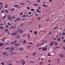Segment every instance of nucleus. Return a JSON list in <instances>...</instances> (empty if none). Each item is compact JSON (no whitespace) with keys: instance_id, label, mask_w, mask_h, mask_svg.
<instances>
[{"instance_id":"1","label":"nucleus","mask_w":65,"mask_h":65,"mask_svg":"<svg viewBox=\"0 0 65 65\" xmlns=\"http://www.w3.org/2000/svg\"><path fill=\"white\" fill-rule=\"evenodd\" d=\"M19 32L20 33H23V30H22V29H21V28H20L17 30V33H19Z\"/></svg>"},{"instance_id":"2","label":"nucleus","mask_w":65,"mask_h":65,"mask_svg":"<svg viewBox=\"0 0 65 65\" xmlns=\"http://www.w3.org/2000/svg\"><path fill=\"white\" fill-rule=\"evenodd\" d=\"M7 18H8V19L9 20H11V19H12V16H11L8 15L7 17Z\"/></svg>"},{"instance_id":"3","label":"nucleus","mask_w":65,"mask_h":65,"mask_svg":"<svg viewBox=\"0 0 65 65\" xmlns=\"http://www.w3.org/2000/svg\"><path fill=\"white\" fill-rule=\"evenodd\" d=\"M13 42H12L10 43L11 44H13L14 43H17V41H14Z\"/></svg>"},{"instance_id":"4","label":"nucleus","mask_w":65,"mask_h":65,"mask_svg":"<svg viewBox=\"0 0 65 65\" xmlns=\"http://www.w3.org/2000/svg\"><path fill=\"white\" fill-rule=\"evenodd\" d=\"M47 47L45 48V47H44L43 48L42 50L44 51H46L47 50Z\"/></svg>"},{"instance_id":"5","label":"nucleus","mask_w":65,"mask_h":65,"mask_svg":"<svg viewBox=\"0 0 65 65\" xmlns=\"http://www.w3.org/2000/svg\"><path fill=\"white\" fill-rule=\"evenodd\" d=\"M59 56L60 58H63L64 57V55L62 54H61L59 55Z\"/></svg>"},{"instance_id":"6","label":"nucleus","mask_w":65,"mask_h":65,"mask_svg":"<svg viewBox=\"0 0 65 65\" xmlns=\"http://www.w3.org/2000/svg\"><path fill=\"white\" fill-rule=\"evenodd\" d=\"M18 33L17 32H14L13 33V35L14 36H16V35L18 34Z\"/></svg>"},{"instance_id":"7","label":"nucleus","mask_w":65,"mask_h":65,"mask_svg":"<svg viewBox=\"0 0 65 65\" xmlns=\"http://www.w3.org/2000/svg\"><path fill=\"white\" fill-rule=\"evenodd\" d=\"M10 51H11V52L12 51H13V47L11 46L10 48Z\"/></svg>"},{"instance_id":"8","label":"nucleus","mask_w":65,"mask_h":65,"mask_svg":"<svg viewBox=\"0 0 65 65\" xmlns=\"http://www.w3.org/2000/svg\"><path fill=\"white\" fill-rule=\"evenodd\" d=\"M19 44H20V43H17V44H14V46H18V45H19Z\"/></svg>"},{"instance_id":"9","label":"nucleus","mask_w":65,"mask_h":65,"mask_svg":"<svg viewBox=\"0 0 65 65\" xmlns=\"http://www.w3.org/2000/svg\"><path fill=\"white\" fill-rule=\"evenodd\" d=\"M36 11L38 12V13H40V11L38 9H37L36 10Z\"/></svg>"},{"instance_id":"10","label":"nucleus","mask_w":65,"mask_h":65,"mask_svg":"<svg viewBox=\"0 0 65 65\" xmlns=\"http://www.w3.org/2000/svg\"><path fill=\"white\" fill-rule=\"evenodd\" d=\"M20 4H21V5H24L25 4V3H23L22 2H21Z\"/></svg>"},{"instance_id":"11","label":"nucleus","mask_w":65,"mask_h":65,"mask_svg":"<svg viewBox=\"0 0 65 65\" xmlns=\"http://www.w3.org/2000/svg\"><path fill=\"white\" fill-rule=\"evenodd\" d=\"M53 44H54V42H52L49 44V45L51 46V45H53Z\"/></svg>"},{"instance_id":"12","label":"nucleus","mask_w":65,"mask_h":65,"mask_svg":"<svg viewBox=\"0 0 65 65\" xmlns=\"http://www.w3.org/2000/svg\"><path fill=\"white\" fill-rule=\"evenodd\" d=\"M37 34V31H35L34 32V35H36Z\"/></svg>"},{"instance_id":"13","label":"nucleus","mask_w":65,"mask_h":65,"mask_svg":"<svg viewBox=\"0 0 65 65\" xmlns=\"http://www.w3.org/2000/svg\"><path fill=\"white\" fill-rule=\"evenodd\" d=\"M7 7H8V5L7 4H6L5 6V8H7Z\"/></svg>"},{"instance_id":"14","label":"nucleus","mask_w":65,"mask_h":65,"mask_svg":"<svg viewBox=\"0 0 65 65\" xmlns=\"http://www.w3.org/2000/svg\"><path fill=\"white\" fill-rule=\"evenodd\" d=\"M15 10V9L14 8H12L11 9V11H13L14 10Z\"/></svg>"},{"instance_id":"15","label":"nucleus","mask_w":65,"mask_h":65,"mask_svg":"<svg viewBox=\"0 0 65 65\" xmlns=\"http://www.w3.org/2000/svg\"><path fill=\"white\" fill-rule=\"evenodd\" d=\"M7 53V52H5L3 53V55H4V56H5V55H6Z\"/></svg>"},{"instance_id":"16","label":"nucleus","mask_w":65,"mask_h":65,"mask_svg":"<svg viewBox=\"0 0 65 65\" xmlns=\"http://www.w3.org/2000/svg\"><path fill=\"white\" fill-rule=\"evenodd\" d=\"M40 45V44H38L36 45V47H38Z\"/></svg>"},{"instance_id":"17","label":"nucleus","mask_w":65,"mask_h":65,"mask_svg":"<svg viewBox=\"0 0 65 65\" xmlns=\"http://www.w3.org/2000/svg\"><path fill=\"white\" fill-rule=\"evenodd\" d=\"M36 52H34L32 54V56H34V55H36Z\"/></svg>"},{"instance_id":"18","label":"nucleus","mask_w":65,"mask_h":65,"mask_svg":"<svg viewBox=\"0 0 65 65\" xmlns=\"http://www.w3.org/2000/svg\"><path fill=\"white\" fill-rule=\"evenodd\" d=\"M25 61H23V63H22V65H25Z\"/></svg>"},{"instance_id":"19","label":"nucleus","mask_w":65,"mask_h":65,"mask_svg":"<svg viewBox=\"0 0 65 65\" xmlns=\"http://www.w3.org/2000/svg\"><path fill=\"white\" fill-rule=\"evenodd\" d=\"M19 51H22L23 50V48H20L19 49Z\"/></svg>"},{"instance_id":"20","label":"nucleus","mask_w":65,"mask_h":65,"mask_svg":"<svg viewBox=\"0 0 65 65\" xmlns=\"http://www.w3.org/2000/svg\"><path fill=\"white\" fill-rule=\"evenodd\" d=\"M3 45V43H0V46H2Z\"/></svg>"},{"instance_id":"21","label":"nucleus","mask_w":65,"mask_h":65,"mask_svg":"<svg viewBox=\"0 0 65 65\" xmlns=\"http://www.w3.org/2000/svg\"><path fill=\"white\" fill-rule=\"evenodd\" d=\"M34 6H38V4H34Z\"/></svg>"},{"instance_id":"22","label":"nucleus","mask_w":65,"mask_h":65,"mask_svg":"<svg viewBox=\"0 0 65 65\" xmlns=\"http://www.w3.org/2000/svg\"><path fill=\"white\" fill-rule=\"evenodd\" d=\"M4 12V10H3L2 11V13H3Z\"/></svg>"},{"instance_id":"23","label":"nucleus","mask_w":65,"mask_h":65,"mask_svg":"<svg viewBox=\"0 0 65 65\" xmlns=\"http://www.w3.org/2000/svg\"><path fill=\"white\" fill-rule=\"evenodd\" d=\"M11 53L13 54H16V53L14 52H11Z\"/></svg>"},{"instance_id":"24","label":"nucleus","mask_w":65,"mask_h":65,"mask_svg":"<svg viewBox=\"0 0 65 65\" xmlns=\"http://www.w3.org/2000/svg\"><path fill=\"white\" fill-rule=\"evenodd\" d=\"M10 49V47H8L6 48V50H9Z\"/></svg>"},{"instance_id":"25","label":"nucleus","mask_w":65,"mask_h":65,"mask_svg":"<svg viewBox=\"0 0 65 65\" xmlns=\"http://www.w3.org/2000/svg\"><path fill=\"white\" fill-rule=\"evenodd\" d=\"M61 40V38H58V41H60Z\"/></svg>"},{"instance_id":"26","label":"nucleus","mask_w":65,"mask_h":65,"mask_svg":"<svg viewBox=\"0 0 65 65\" xmlns=\"http://www.w3.org/2000/svg\"><path fill=\"white\" fill-rule=\"evenodd\" d=\"M10 32H7V34L8 35H10Z\"/></svg>"},{"instance_id":"27","label":"nucleus","mask_w":65,"mask_h":65,"mask_svg":"<svg viewBox=\"0 0 65 65\" xmlns=\"http://www.w3.org/2000/svg\"><path fill=\"white\" fill-rule=\"evenodd\" d=\"M17 20L18 21H20V18H18L17 19Z\"/></svg>"},{"instance_id":"28","label":"nucleus","mask_w":65,"mask_h":65,"mask_svg":"<svg viewBox=\"0 0 65 65\" xmlns=\"http://www.w3.org/2000/svg\"><path fill=\"white\" fill-rule=\"evenodd\" d=\"M29 35H30L29 34H28L27 37H28L29 38H30V37L29 36Z\"/></svg>"},{"instance_id":"29","label":"nucleus","mask_w":65,"mask_h":65,"mask_svg":"<svg viewBox=\"0 0 65 65\" xmlns=\"http://www.w3.org/2000/svg\"><path fill=\"white\" fill-rule=\"evenodd\" d=\"M5 11L6 12V13H8V10L7 9H6L5 10Z\"/></svg>"},{"instance_id":"30","label":"nucleus","mask_w":65,"mask_h":65,"mask_svg":"<svg viewBox=\"0 0 65 65\" xmlns=\"http://www.w3.org/2000/svg\"><path fill=\"white\" fill-rule=\"evenodd\" d=\"M26 42V41L25 40L23 41V43H25Z\"/></svg>"},{"instance_id":"31","label":"nucleus","mask_w":65,"mask_h":65,"mask_svg":"<svg viewBox=\"0 0 65 65\" xmlns=\"http://www.w3.org/2000/svg\"><path fill=\"white\" fill-rule=\"evenodd\" d=\"M0 28L2 29H3V27L2 26H0Z\"/></svg>"},{"instance_id":"32","label":"nucleus","mask_w":65,"mask_h":65,"mask_svg":"<svg viewBox=\"0 0 65 65\" xmlns=\"http://www.w3.org/2000/svg\"><path fill=\"white\" fill-rule=\"evenodd\" d=\"M22 17H23V18H26V15H23L22 16Z\"/></svg>"},{"instance_id":"33","label":"nucleus","mask_w":65,"mask_h":65,"mask_svg":"<svg viewBox=\"0 0 65 65\" xmlns=\"http://www.w3.org/2000/svg\"><path fill=\"white\" fill-rule=\"evenodd\" d=\"M43 6H44V7H47V6L43 4Z\"/></svg>"},{"instance_id":"34","label":"nucleus","mask_w":65,"mask_h":65,"mask_svg":"<svg viewBox=\"0 0 65 65\" xmlns=\"http://www.w3.org/2000/svg\"><path fill=\"white\" fill-rule=\"evenodd\" d=\"M7 24L8 25H11V24L10 23H8Z\"/></svg>"},{"instance_id":"35","label":"nucleus","mask_w":65,"mask_h":65,"mask_svg":"<svg viewBox=\"0 0 65 65\" xmlns=\"http://www.w3.org/2000/svg\"><path fill=\"white\" fill-rule=\"evenodd\" d=\"M29 44H33V43L32 42H30L29 43Z\"/></svg>"},{"instance_id":"36","label":"nucleus","mask_w":65,"mask_h":65,"mask_svg":"<svg viewBox=\"0 0 65 65\" xmlns=\"http://www.w3.org/2000/svg\"><path fill=\"white\" fill-rule=\"evenodd\" d=\"M19 6V5H14V6H15V7H18Z\"/></svg>"},{"instance_id":"37","label":"nucleus","mask_w":65,"mask_h":65,"mask_svg":"<svg viewBox=\"0 0 65 65\" xmlns=\"http://www.w3.org/2000/svg\"><path fill=\"white\" fill-rule=\"evenodd\" d=\"M6 28H8V25H6Z\"/></svg>"},{"instance_id":"38","label":"nucleus","mask_w":65,"mask_h":65,"mask_svg":"<svg viewBox=\"0 0 65 65\" xmlns=\"http://www.w3.org/2000/svg\"><path fill=\"white\" fill-rule=\"evenodd\" d=\"M25 19H26V18H23L22 19V20L23 21H25Z\"/></svg>"},{"instance_id":"39","label":"nucleus","mask_w":65,"mask_h":65,"mask_svg":"<svg viewBox=\"0 0 65 65\" xmlns=\"http://www.w3.org/2000/svg\"><path fill=\"white\" fill-rule=\"evenodd\" d=\"M0 25L1 26H3V23H1L0 24Z\"/></svg>"},{"instance_id":"40","label":"nucleus","mask_w":65,"mask_h":65,"mask_svg":"<svg viewBox=\"0 0 65 65\" xmlns=\"http://www.w3.org/2000/svg\"><path fill=\"white\" fill-rule=\"evenodd\" d=\"M58 28V27H56L55 28V29L56 30Z\"/></svg>"},{"instance_id":"41","label":"nucleus","mask_w":65,"mask_h":65,"mask_svg":"<svg viewBox=\"0 0 65 65\" xmlns=\"http://www.w3.org/2000/svg\"><path fill=\"white\" fill-rule=\"evenodd\" d=\"M32 13V12H29L28 13V14H31Z\"/></svg>"},{"instance_id":"42","label":"nucleus","mask_w":65,"mask_h":65,"mask_svg":"<svg viewBox=\"0 0 65 65\" xmlns=\"http://www.w3.org/2000/svg\"><path fill=\"white\" fill-rule=\"evenodd\" d=\"M38 9H39V10H40V9H41V8L40 7H38Z\"/></svg>"},{"instance_id":"43","label":"nucleus","mask_w":65,"mask_h":65,"mask_svg":"<svg viewBox=\"0 0 65 65\" xmlns=\"http://www.w3.org/2000/svg\"><path fill=\"white\" fill-rule=\"evenodd\" d=\"M33 15H32V14H31V15H29V16L28 17V18H29V17H31V16H32Z\"/></svg>"},{"instance_id":"44","label":"nucleus","mask_w":65,"mask_h":65,"mask_svg":"<svg viewBox=\"0 0 65 65\" xmlns=\"http://www.w3.org/2000/svg\"><path fill=\"white\" fill-rule=\"evenodd\" d=\"M40 0H37V3H39L40 2Z\"/></svg>"},{"instance_id":"45","label":"nucleus","mask_w":65,"mask_h":65,"mask_svg":"<svg viewBox=\"0 0 65 65\" xmlns=\"http://www.w3.org/2000/svg\"><path fill=\"white\" fill-rule=\"evenodd\" d=\"M62 35H65V33L64 32H63L62 34Z\"/></svg>"},{"instance_id":"46","label":"nucleus","mask_w":65,"mask_h":65,"mask_svg":"<svg viewBox=\"0 0 65 65\" xmlns=\"http://www.w3.org/2000/svg\"><path fill=\"white\" fill-rule=\"evenodd\" d=\"M26 9H30V8L29 7H28Z\"/></svg>"},{"instance_id":"47","label":"nucleus","mask_w":65,"mask_h":65,"mask_svg":"<svg viewBox=\"0 0 65 65\" xmlns=\"http://www.w3.org/2000/svg\"><path fill=\"white\" fill-rule=\"evenodd\" d=\"M23 12H21L20 14V15H22V14H23Z\"/></svg>"},{"instance_id":"48","label":"nucleus","mask_w":65,"mask_h":65,"mask_svg":"<svg viewBox=\"0 0 65 65\" xmlns=\"http://www.w3.org/2000/svg\"><path fill=\"white\" fill-rule=\"evenodd\" d=\"M40 27H41V25H38V28H40Z\"/></svg>"},{"instance_id":"49","label":"nucleus","mask_w":65,"mask_h":65,"mask_svg":"<svg viewBox=\"0 0 65 65\" xmlns=\"http://www.w3.org/2000/svg\"><path fill=\"white\" fill-rule=\"evenodd\" d=\"M1 64L2 65H4V63H3V62H2V63H1Z\"/></svg>"},{"instance_id":"50","label":"nucleus","mask_w":65,"mask_h":65,"mask_svg":"<svg viewBox=\"0 0 65 65\" xmlns=\"http://www.w3.org/2000/svg\"><path fill=\"white\" fill-rule=\"evenodd\" d=\"M57 60L58 61V63H60V60L59 59H57Z\"/></svg>"},{"instance_id":"51","label":"nucleus","mask_w":65,"mask_h":65,"mask_svg":"<svg viewBox=\"0 0 65 65\" xmlns=\"http://www.w3.org/2000/svg\"><path fill=\"white\" fill-rule=\"evenodd\" d=\"M6 16L5 17H4L3 18V19H5V18H6Z\"/></svg>"},{"instance_id":"52","label":"nucleus","mask_w":65,"mask_h":65,"mask_svg":"<svg viewBox=\"0 0 65 65\" xmlns=\"http://www.w3.org/2000/svg\"><path fill=\"white\" fill-rule=\"evenodd\" d=\"M32 22H29V24H32Z\"/></svg>"},{"instance_id":"53","label":"nucleus","mask_w":65,"mask_h":65,"mask_svg":"<svg viewBox=\"0 0 65 65\" xmlns=\"http://www.w3.org/2000/svg\"><path fill=\"white\" fill-rule=\"evenodd\" d=\"M5 31L6 32H7V31H8V29H5Z\"/></svg>"},{"instance_id":"54","label":"nucleus","mask_w":65,"mask_h":65,"mask_svg":"<svg viewBox=\"0 0 65 65\" xmlns=\"http://www.w3.org/2000/svg\"><path fill=\"white\" fill-rule=\"evenodd\" d=\"M61 35H62V34L61 33H59V36H61Z\"/></svg>"},{"instance_id":"55","label":"nucleus","mask_w":65,"mask_h":65,"mask_svg":"<svg viewBox=\"0 0 65 65\" xmlns=\"http://www.w3.org/2000/svg\"><path fill=\"white\" fill-rule=\"evenodd\" d=\"M42 49V48L41 47L38 50H41Z\"/></svg>"},{"instance_id":"56","label":"nucleus","mask_w":65,"mask_h":65,"mask_svg":"<svg viewBox=\"0 0 65 65\" xmlns=\"http://www.w3.org/2000/svg\"><path fill=\"white\" fill-rule=\"evenodd\" d=\"M26 36V35H23V37H25V36Z\"/></svg>"},{"instance_id":"57","label":"nucleus","mask_w":65,"mask_h":65,"mask_svg":"<svg viewBox=\"0 0 65 65\" xmlns=\"http://www.w3.org/2000/svg\"><path fill=\"white\" fill-rule=\"evenodd\" d=\"M32 30H30L29 31L30 32H31V33H32Z\"/></svg>"},{"instance_id":"58","label":"nucleus","mask_w":65,"mask_h":65,"mask_svg":"<svg viewBox=\"0 0 65 65\" xmlns=\"http://www.w3.org/2000/svg\"><path fill=\"white\" fill-rule=\"evenodd\" d=\"M8 65H12V63H10L8 64Z\"/></svg>"},{"instance_id":"59","label":"nucleus","mask_w":65,"mask_h":65,"mask_svg":"<svg viewBox=\"0 0 65 65\" xmlns=\"http://www.w3.org/2000/svg\"><path fill=\"white\" fill-rule=\"evenodd\" d=\"M61 38H62V40H63V39H64V37H62Z\"/></svg>"},{"instance_id":"60","label":"nucleus","mask_w":65,"mask_h":65,"mask_svg":"<svg viewBox=\"0 0 65 65\" xmlns=\"http://www.w3.org/2000/svg\"><path fill=\"white\" fill-rule=\"evenodd\" d=\"M6 45H8L9 44H8V43H6Z\"/></svg>"},{"instance_id":"61","label":"nucleus","mask_w":65,"mask_h":65,"mask_svg":"<svg viewBox=\"0 0 65 65\" xmlns=\"http://www.w3.org/2000/svg\"><path fill=\"white\" fill-rule=\"evenodd\" d=\"M31 11H34V9H32L31 10Z\"/></svg>"},{"instance_id":"62","label":"nucleus","mask_w":65,"mask_h":65,"mask_svg":"<svg viewBox=\"0 0 65 65\" xmlns=\"http://www.w3.org/2000/svg\"><path fill=\"white\" fill-rule=\"evenodd\" d=\"M57 44H58V43H55V45H57Z\"/></svg>"},{"instance_id":"63","label":"nucleus","mask_w":65,"mask_h":65,"mask_svg":"<svg viewBox=\"0 0 65 65\" xmlns=\"http://www.w3.org/2000/svg\"><path fill=\"white\" fill-rule=\"evenodd\" d=\"M17 19H16L15 21V22H17Z\"/></svg>"},{"instance_id":"64","label":"nucleus","mask_w":65,"mask_h":65,"mask_svg":"<svg viewBox=\"0 0 65 65\" xmlns=\"http://www.w3.org/2000/svg\"><path fill=\"white\" fill-rule=\"evenodd\" d=\"M62 48H63L64 50H65V47H62Z\"/></svg>"}]
</instances>
